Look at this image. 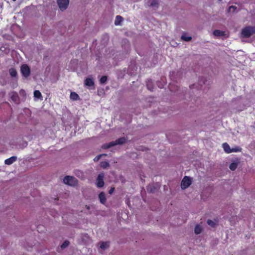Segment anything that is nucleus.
Segmentation results:
<instances>
[{
    "label": "nucleus",
    "mask_w": 255,
    "mask_h": 255,
    "mask_svg": "<svg viewBox=\"0 0 255 255\" xmlns=\"http://www.w3.org/2000/svg\"><path fill=\"white\" fill-rule=\"evenodd\" d=\"M115 190L114 188H112L109 191L110 194H112Z\"/></svg>",
    "instance_id": "obj_34"
},
{
    "label": "nucleus",
    "mask_w": 255,
    "mask_h": 255,
    "mask_svg": "<svg viewBox=\"0 0 255 255\" xmlns=\"http://www.w3.org/2000/svg\"><path fill=\"white\" fill-rule=\"evenodd\" d=\"M9 73L12 77H16L17 76V71L14 68H10L9 70Z\"/></svg>",
    "instance_id": "obj_12"
},
{
    "label": "nucleus",
    "mask_w": 255,
    "mask_h": 255,
    "mask_svg": "<svg viewBox=\"0 0 255 255\" xmlns=\"http://www.w3.org/2000/svg\"><path fill=\"white\" fill-rule=\"evenodd\" d=\"M191 184V178L187 176H185L182 180L181 187L182 189H185L188 188Z\"/></svg>",
    "instance_id": "obj_6"
},
{
    "label": "nucleus",
    "mask_w": 255,
    "mask_h": 255,
    "mask_svg": "<svg viewBox=\"0 0 255 255\" xmlns=\"http://www.w3.org/2000/svg\"><path fill=\"white\" fill-rule=\"evenodd\" d=\"M219 1H221L222 0H219Z\"/></svg>",
    "instance_id": "obj_37"
},
{
    "label": "nucleus",
    "mask_w": 255,
    "mask_h": 255,
    "mask_svg": "<svg viewBox=\"0 0 255 255\" xmlns=\"http://www.w3.org/2000/svg\"><path fill=\"white\" fill-rule=\"evenodd\" d=\"M109 247V242H102L101 243L100 248L103 250H105L108 249Z\"/></svg>",
    "instance_id": "obj_15"
},
{
    "label": "nucleus",
    "mask_w": 255,
    "mask_h": 255,
    "mask_svg": "<svg viewBox=\"0 0 255 255\" xmlns=\"http://www.w3.org/2000/svg\"><path fill=\"white\" fill-rule=\"evenodd\" d=\"M223 147L224 148V151L228 153H231V148L229 145L227 143H224L223 144Z\"/></svg>",
    "instance_id": "obj_11"
},
{
    "label": "nucleus",
    "mask_w": 255,
    "mask_h": 255,
    "mask_svg": "<svg viewBox=\"0 0 255 255\" xmlns=\"http://www.w3.org/2000/svg\"><path fill=\"white\" fill-rule=\"evenodd\" d=\"M13 1H15L16 0H12Z\"/></svg>",
    "instance_id": "obj_36"
},
{
    "label": "nucleus",
    "mask_w": 255,
    "mask_h": 255,
    "mask_svg": "<svg viewBox=\"0 0 255 255\" xmlns=\"http://www.w3.org/2000/svg\"><path fill=\"white\" fill-rule=\"evenodd\" d=\"M107 76H102L100 80V83L102 84L105 83L107 81Z\"/></svg>",
    "instance_id": "obj_25"
},
{
    "label": "nucleus",
    "mask_w": 255,
    "mask_h": 255,
    "mask_svg": "<svg viewBox=\"0 0 255 255\" xmlns=\"http://www.w3.org/2000/svg\"><path fill=\"white\" fill-rule=\"evenodd\" d=\"M147 190L149 192H153L155 190V188L153 186L149 185L147 187Z\"/></svg>",
    "instance_id": "obj_28"
},
{
    "label": "nucleus",
    "mask_w": 255,
    "mask_h": 255,
    "mask_svg": "<svg viewBox=\"0 0 255 255\" xmlns=\"http://www.w3.org/2000/svg\"><path fill=\"white\" fill-rule=\"evenodd\" d=\"M207 223L209 225H210L212 227H214L215 225V223L211 220H208L207 221Z\"/></svg>",
    "instance_id": "obj_31"
},
{
    "label": "nucleus",
    "mask_w": 255,
    "mask_h": 255,
    "mask_svg": "<svg viewBox=\"0 0 255 255\" xmlns=\"http://www.w3.org/2000/svg\"><path fill=\"white\" fill-rule=\"evenodd\" d=\"M9 96L10 99L12 101L15 103H18L19 102V97L17 93L15 92H11L9 93Z\"/></svg>",
    "instance_id": "obj_8"
},
{
    "label": "nucleus",
    "mask_w": 255,
    "mask_h": 255,
    "mask_svg": "<svg viewBox=\"0 0 255 255\" xmlns=\"http://www.w3.org/2000/svg\"><path fill=\"white\" fill-rule=\"evenodd\" d=\"M94 82L93 81V80L91 78H87L85 80V84L86 85V86H93L94 85Z\"/></svg>",
    "instance_id": "obj_13"
},
{
    "label": "nucleus",
    "mask_w": 255,
    "mask_h": 255,
    "mask_svg": "<svg viewBox=\"0 0 255 255\" xmlns=\"http://www.w3.org/2000/svg\"><path fill=\"white\" fill-rule=\"evenodd\" d=\"M237 166H238V163H235V162H233V163H232L230 166H229V168L231 170H235L237 168Z\"/></svg>",
    "instance_id": "obj_23"
},
{
    "label": "nucleus",
    "mask_w": 255,
    "mask_h": 255,
    "mask_svg": "<svg viewBox=\"0 0 255 255\" xmlns=\"http://www.w3.org/2000/svg\"><path fill=\"white\" fill-rule=\"evenodd\" d=\"M63 182L65 184L71 186H75L77 184V179L72 176H66L63 179Z\"/></svg>",
    "instance_id": "obj_3"
},
{
    "label": "nucleus",
    "mask_w": 255,
    "mask_h": 255,
    "mask_svg": "<svg viewBox=\"0 0 255 255\" xmlns=\"http://www.w3.org/2000/svg\"><path fill=\"white\" fill-rule=\"evenodd\" d=\"M126 139L125 137L120 138L115 141L110 142L108 144H105L102 146V148L104 149L109 148L116 145L122 144L126 142Z\"/></svg>",
    "instance_id": "obj_1"
},
{
    "label": "nucleus",
    "mask_w": 255,
    "mask_h": 255,
    "mask_svg": "<svg viewBox=\"0 0 255 255\" xmlns=\"http://www.w3.org/2000/svg\"><path fill=\"white\" fill-rule=\"evenodd\" d=\"M86 208L87 209H88V210L90 209V207H89V206H87V205H86Z\"/></svg>",
    "instance_id": "obj_35"
},
{
    "label": "nucleus",
    "mask_w": 255,
    "mask_h": 255,
    "mask_svg": "<svg viewBox=\"0 0 255 255\" xmlns=\"http://www.w3.org/2000/svg\"><path fill=\"white\" fill-rule=\"evenodd\" d=\"M110 165L109 163L107 161H103L101 162V166L103 168H106Z\"/></svg>",
    "instance_id": "obj_24"
},
{
    "label": "nucleus",
    "mask_w": 255,
    "mask_h": 255,
    "mask_svg": "<svg viewBox=\"0 0 255 255\" xmlns=\"http://www.w3.org/2000/svg\"><path fill=\"white\" fill-rule=\"evenodd\" d=\"M104 174L103 173H101L99 174L96 182H97V186L101 188L104 186Z\"/></svg>",
    "instance_id": "obj_7"
},
{
    "label": "nucleus",
    "mask_w": 255,
    "mask_h": 255,
    "mask_svg": "<svg viewBox=\"0 0 255 255\" xmlns=\"http://www.w3.org/2000/svg\"><path fill=\"white\" fill-rule=\"evenodd\" d=\"M57 2L60 9L63 11L68 7L69 0H57Z\"/></svg>",
    "instance_id": "obj_5"
},
{
    "label": "nucleus",
    "mask_w": 255,
    "mask_h": 255,
    "mask_svg": "<svg viewBox=\"0 0 255 255\" xmlns=\"http://www.w3.org/2000/svg\"><path fill=\"white\" fill-rule=\"evenodd\" d=\"M17 158V157L15 156H11L10 158L5 159L4 161V163L6 165H11L16 161Z\"/></svg>",
    "instance_id": "obj_9"
},
{
    "label": "nucleus",
    "mask_w": 255,
    "mask_h": 255,
    "mask_svg": "<svg viewBox=\"0 0 255 255\" xmlns=\"http://www.w3.org/2000/svg\"><path fill=\"white\" fill-rule=\"evenodd\" d=\"M99 198L100 201V202L104 204L105 203L106 201V195L104 192H101L99 195Z\"/></svg>",
    "instance_id": "obj_10"
},
{
    "label": "nucleus",
    "mask_w": 255,
    "mask_h": 255,
    "mask_svg": "<svg viewBox=\"0 0 255 255\" xmlns=\"http://www.w3.org/2000/svg\"><path fill=\"white\" fill-rule=\"evenodd\" d=\"M123 20V18L120 15H117L116 17V19L115 21V24L116 25H118L120 24L121 22Z\"/></svg>",
    "instance_id": "obj_18"
},
{
    "label": "nucleus",
    "mask_w": 255,
    "mask_h": 255,
    "mask_svg": "<svg viewBox=\"0 0 255 255\" xmlns=\"http://www.w3.org/2000/svg\"><path fill=\"white\" fill-rule=\"evenodd\" d=\"M241 149H242V148L240 147H236L235 148H232V149H231V152L241 151Z\"/></svg>",
    "instance_id": "obj_27"
},
{
    "label": "nucleus",
    "mask_w": 255,
    "mask_h": 255,
    "mask_svg": "<svg viewBox=\"0 0 255 255\" xmlns=\"http://www.w3.org/2000/svg\"><path fill=\"white\" fill-rule=\"evenodd\" d=\"M202 231V228L199 225H196L195 229H194V232L196 234H199L201 233Z\"/></svg>",
    "instance_id": "obj_22"
},
{
    "label": "nucleus",
    "mask_w": 255,
    "mask_h": 255,
    "mask_svg": "<svg viewBox=\"0 0 255 255\" xmlns=\"http://www.w3.org/2000/svg\"><path fill=\"white\" fill-rule=\"evenodd\" d=\"M69 245V242L67 241H65L61 246V249H63L66 248Z\"/></svg>",
    "instance_id": "obj_26"
},
{
    "label": "nucleus",
    "mask_w": 255,
    "mask_h": 255,
    "mask_svg": "<svg viewBox=\"0 0 255 255\" xmlns=\"http://www.w3.org/2000/svg\"><path fill=\"white\" fill-rule=\"evenodd\" d=\"M237 7L235 6H231L229 7L230 11H235Z\"/></svg>",
    "instance_id": "obj_33"
},
{
    "label": "nucleus",
    "mask_w": 255,
    "mask_h": 255,
    "mask_svg": "<svg viewBox=\"0 0 255 255\" xmlns=\"http://www.w3.org/2000/svg\"><path fill=\"white\" fill-rule=\"evenodd\" d=\"M213 34L216 36H221L224 35V32L219 30H215L213 32Z\"/></svg>",
    "instance_id": "obj_19"
},
{
    "label": "nucleus",
    "mask_w": 255,
    "mask_h": 255,
    "mask_svg": "<svg viewBox=\"0 0 255 255\" xmlns=\"http://www.w3.org/2000/svg\"><path fill=\"white\" fill-rule=\"evenodd\" d=\"M70 98L73 100H77L79 98V96L75 92H71L70 94Z\"/></svg>",
    "instance_id": "obj_20"
},
{
    "label": "nucleus",
    "mask_w": 255,
    "mask_h": 255,
    "mask_svg": "<svg viewBox=\"0 0 255 255\" xmlns=\"http://www.w3.org/2000/svg\"><path fill=\"white\" fill-rule=\"evenodd\" d=\"M202 84H205V81L204 79H202L199 81V84L200 85V89L202 88Z\"/></svg>",
    "instance_id": "obj_32"
},
{
    "label": "nucleus",
    "mask_w": 255,
    "mask_h": 255,
    "mask_svg": "<svg viewBox=\"0 0 255 255\" xmlns=\"http://www.w3.org/2000/svg\"><path fill=\"white\" fill-rule=\"evenodd\" d=\"M148 2H150L149 5L152 7H157L158 3L157 0H149Z\"/></svg>",
    "instance_id": "obj_17"
},
{
    "label": "nucleus",
    "mask_w": 255,
    "mask_h": 255,
    "mask_svg": "<svg viewBox=\"0 0 255 255\" xmlns=\"http://www.w3.org/2000/svg\"><path fill=\"white\" fill-rule=\"evenodd\" d=\"M34 96L37 99H41L42 98L41 94L39 90L34 91Z\"/></svg>",
    "instance_id": "obj_21"
},
{
    "label": "nucleus",
    "mask_w": 255,
    "mask_h": 255,
    "mask_svg": "<svg viewBox=\"0 0 255 255\" xmlns=\"http://www.w3.org/2000/svg\"><path fill=\"white\" fill-rule=\"evenodd\" d=\"M181 38L185 41H189L191 40L192 37L190 36L187 35L185 33L182 35Z\"/></svg>",
    "instance_id": "obj_16"
},
{
    "label": "nucleus",
    "mask_w": 255,
    "mask_h": 255,
    "mask_svg": "<svg viewBox=\"0 0 255 255\" xmlns=\"http://www.w3.org/2000/svg\"><path fill=\"white\" fill-rule=\"evenodd\" d=\"M255 33V27L248 26L244 28L242 31V36L243 37H249Z\"/></svg>",
    "instance_id": "obj_2"
},
{
    "label": "nucleus",
    "mask_w": 255,
    "mask_h": 255,
    "mask_svg": "<svg viewBox=\"0 0 255 255\" xmlns=\"http://www.w3.org/2000/svg\"><path fill=\"white\" fill-rule=\"evenodd\" d=\"M19 94L21 96L25 97L26 96V92L24 90L21 89L19 91Z\"/></svg>",
    "instance_id": "obj_30"
},
{
    "label": "nucleus",
    "mask_w": 255,
    "mask_h": 255,
    "mask_svg": "<svg viewBox=\"0 0 255 255\" xmlns=\"http://www.w3.org/2000/svg\"><path fill=\"white\" fill-rule=\"evenodd\" d=\"M106 155V154H100V155H99L97 156H96L95 157V158L94 159V161L96 162V161H98L99 160V159L101 158V157L102 156H105Z\"/></svg>",
    "instance_id": "obj_29"
},
{
    "label": "nucleus",
    "mask_w": 255,
    "mask_h": 255,
    "mask_svg": "<svg viewBox=\"0 0 255 255\" xmlns=\"http://www.w3.org/2000/svg\"><path fill=\"white\" fill-rule=\"evenodd\" d=\"M146 87L148 90L152 91L153 90L152 81L151 80H148L146 82Z\"/></svg>",
    "instance_id": "obj_14"
},
{
    "label": "nucleus",
    "mask_w": 255,
    "mask_h": 255,
    "mask_svg": "<svg viewBox=\"0 0 255 255\" xmlns=\"http://www.w3.org/2000/svg\"><path fill=\"white\" fill-rule=\"evenodd\" d=\"M20 72L23 77L27 78L30 74V68L27 64H22L20 67Z\"/></svg>",
    "instance_id": "obj_4"
}]
</instances>
